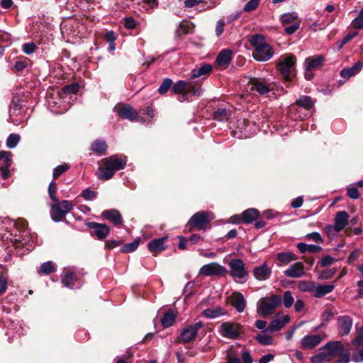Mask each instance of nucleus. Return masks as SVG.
<instances>
[{
	"label": "nucleus",
	"mask_w": 363,
	"mask_h": 363,
	"mask_svg": "<svg viewBox=\"0 0 363 363\" xmlns=\"http://www.w3.org/2000/svg\"><path fill=\"white\" fill-rule=\"evenodd\" d=\"M311 361L313 363H323L324 362H329L325 352H320V353L312 356Z\"/></svg>",
	"instance_id": "obj_60"
},
{
	"label": "nucleus",
	"mask_w": 363,
	"mask_h": 363,
	"mask_svg": "<svg viewBox=\"0 0 363 363\" xmlns=\"http://www.w3.org/2000/svg\"><path fill=\"white\" fill-rule=\"evenodd\" d=\"M232 111L229 108H218L213 113V119L219 122H226L231 117Z\"/></svg>",
	"instance_id": "obj_28"
},
{
	"label": "nucleus",
	"mask_w": 363,
	"mask_h": 363,
	"mask_svg": "<svg viewBox=\"0 0 363 363\" xmlns=\"http://www.w3.org/2000/svg\"><path fill=\"white\" fill-rule=\"evenodd\" d=\"M79 85L78 83L74 82L65 86L62 88V92L65 94H77L79 90Z\"/></svg>",
	"instance_id": "obj_48"
},
{
	"label": "nucleus",
	"mask_w": 363,
	"mask_h": 363,
	"mask_svg": "<svg viewBox=\"0 0 363 363\" xmlns=\"http://www.w3.org/2000/svg\"><path fill=\"white\" fill-rule=\"evenodd\" d=\"M325 57L322 55L307 57L305 61L306 66L308 69H318L323 65Z\"/></svg>",
	"instance_id": "obj_26"
},
{
	"label": "nucleus",
	"mask_w": 363,
	"mask_h": 363,
	"mask_svg": "<svg viewBox=\"0 0 363 363\" xmlns=\"http://www.w3.org/2000/svg\"><path fill=\"white\" fill-rule=\"evenodd\" d=\"M167 240V236H164L159 238H155L152 240L147 244L148 250L152 253L153 256H156L157 254L163 252L167 249L164 246V242Z\"/></svg>",
	"instance_id": "obj_14"
},
{
	"label": "nucleus",
	"mask_w": 363,
	"mask_h": 363,
	"mask_svg": "<svg viewBox=\"0 0 363 363\" xmlns=\"http://www.w3.org/2000/svg\"><path fill=\"white\" fill-rule=\"evenodd\" d=\"M12 152L5 150L0 151V167L9 168L12 164Z\"/></svg>",
	"instance_id": "obj_36"
},
{
	"label": "nucleus",
	"mask_w": 363,
	"mask_h": 363,
	"mask_svg": "<svg viewBox=\"0 0 363 363\" xmlns=\"http://www.w3.org/2000/svg\"><path fill=\"white\" fill-rule=\"evenodd\" d=\"M335 314V313L333 311L332 306L327 307L326 309L321 314V320L328 323L334 318Z\"/></svg>",
	"instance_id": "obj_50"
},
{
	"label": "nucleus",
	"mask_w": 363,
	"mask_h": 363,
	"mask_svg": "<svg viewBox=\"0 0 363 363\" xmlns=\"http://www.w3.org/2000/svg\"><path fill=\"white\" fill-rule=\"evenodd\" d=\"M172 86V80L169 78H165L158 89V93L164 95L167 93Z\"/></svg>",
	"instance_id": "obj_46"
},
{
	"label": "nucleus",
	"mask_w": 363,
	"mask_h": 363,
	"mask_svg": "<svg viewBox=\"0 0 363 363\" xmlns=\"http://www.w3.org/2000/svg\"><path fill=\"white\" fill-rule=\"evenodd\" d=\"M187 88V82L179 80L175 84H172V92L174 94L185 91Z\"/></svg>",
	"instance_id": "obj_44"
},
{
	"label": "nucleus",
	"mask_w": 363,
	"mask_h": 363,
	"mask_svg": "<svg viewBox=\"0 0 363 363\" xmlns=\"http://www.w3.org/2000/svg\"><path fill=\"white\" fill-rule=\"evenodd\" d=\"M255 340L262 345H271L272 344V337L267 335L258 334Z\"/></svg>",
	"instance_id": "obj_51"
},
{
	"label": "nucleus",
	"mask_w": 363,
	"mask_h": 363,
	"mask_svg": "<svg viewBox=\"0 0 363 363\" xmlns=\"http://www.w3.org/2000/svg\"><path fill=\"white\" fill-rule=\"evenodd\" d=\"M283 328V323H281V320L275 319L273 320L266 328V331L269 333H274L279 331Z\"/></svg>",
	"instance_id": "obj_49"
},
{
	"label": "nucleus",
	"mask_w": 363,
	"mask_h": 363,
	"mask_svg": "<svg viewBox=\"0 0 363 363\" xmlns=\"http://www.w3.org/2000/svg\"><path fill=\"white\" fill-rule=\"evenodd\" d=\"M141 242L140 238H137L133 242L131 243L125 244L124 245L121 249V251L123 253H129L133 252L138 247L140 243Z\"/></svg>",
	"instance_id": "obj_42"
},
{
	"label": "nucleus",
	"mask_w": 363,
	"mask_h": 363,
	"mask_svg": "<svg viewBox=\"0 0 363 363\" xmlns=\"http://www.w3.org/2000/svg\"><path fill=\"white\" fill-rule=\"evenodd\" d=\"M20 139L21 137L18 134H10L6 140V146L9 148H14L19 143Z\"/></svg>",
	"instance_id": "obj_47"
},
{
	"label": "nucleus",
	"mask_w": 363,
	"mask_h": 363,
	"mask_svg": "<svg viewBox=\"0 0 363 363\" xmlns=\"http://www.w3.org/2000/svg\"><path fill=\"white\" fill-rule=\"evenodd\" d=\"M176 318L177 313L174 312L173 309L169 308L164 313L161 318V324L163 328H169L174 323Z\"/></svg>",
	"instance_id": "obj_30"
},
{
	"label": "nucleus",
	"mask_w": 363,
	"mask_h": 363,
	"mask_svg": "<svg viewBox=\"0 0 363 363\" xmlns=\"http://www.w3.org/2000/svg\"><path fill=\"white\" fill-rule=\"evenodd\" d=\"M212 70V65L205 63L202 65L199 69H194L191 71L190 79L192 80L202 76H208L211 73Z\"/></svg>",
	"instance_id": "obj_27"
},
{
	"label": "nucleus",
	"mask_w": 363,
	"mask_h": 363,
	"mask_svg": "<svg viewBox=\"0 0 363 363\" xmlns=\"http://www.w3.org/2000/svg\"><path fill=\"white\" fill-rule=\"evenodd\" d=\"M284 273L288 277L299 278L304 274V266L302 262H296L286 269Z\"/></svg>",
	"instance_id": "obj_20"
},
{
	"label": "nucleus",
	"mask_w": 363,
	"mask_h": 363,
	"mask_svg": "<svg viewBox=\"0 0 363 363\" xmlns=\"http://www.w3.org/2000/svg\"><path fill=\"white\" fill-rule=\"evenodd\" d=\"M227 273L225 267L220 265L216 262H212L208 264L203 265L200 269V274L208 277V276H224Z\"/></svg>",
	"instance_id": "obj_12"
},
{
	"label": "nucleus",
	"mask_w": 363,
	"mask_h": 363,
	"mask_svg": "<svg viewBox=\"0 0 363 363\" xmlns=\"http://www.w3.org/2000/svg\"><path fill=\"white\" fill-rule=\"evenodd\" d=\"M259 0H250L244 6L243 11L245 12H251L255 11L259 5Z\"/></svg>",
	"instance_id": "obj_62"
},
{
	"label": "nucleus",
	"mask_w": 363,
	"mask_h": 363,
	"mask_svg": "<svg viewBox=\"0 0 363 363\" xmlns=\"http://www.w3.org/2000/svg\"><path fill=\"white\" fill-rule=\"evenodd\" d=\"M362 67L363 63L361 61H358L352 67L342 69L340 72V75L342 78L348 79L358 74L362 70Z\"/></svg>",
	"instance_id": "obj_23"
},
{
	"label": "nucleus",
	"mask_w": 363,
	"mask_h": 363,
	"mask_svg": "<svg viewBox=\"0 0 363 363\" xmlns=\"http://www.w3.org/2000/svg\"><path fill=\"white\" fill-rule=\"evenodd\" d=\"M315 283L310 281H301L298 285V289L302 292H313L315 289Z\"/></svg>",
	"instance_id": "obj_43"
},
{
	"label": "nucleus",
	"mask_w": 363,
	"mask_h": 363,
	"mask_svg": "<svg viewBox=\"0 0 363 363\" xmlns=\"http://www.w3.org/2000/svg\"><path fill=\"white\" fill-rule=\"evenodd\" d=\"M296 57L292 54H286L281 56L277 61V69L286 83L293 81L295 76V66Z\"/></svg>",
	"instance_id": "obj_3"
},
{
	"label": "nucleus",
	"mask_w": 363,
	"mask_h": 363,
	"mask_svg": "<svg viewBox=\"0 0 363 363\" xmlns=\"http://www.w3.org/2000/svg\"><path fill=\"white\" fill-rule=\"evenodd\" d=\"M242 325L235 322H223L220 328V335L226 338L237 340L239 338Z\"/></svg>",
	"instance_id": "obj_7"
},
{
	"label": "nucleus",
	"mask_w": 363,
	"mask_h": 363,
	"mask_svg": "<svg viewBox=\"0 0 363 363\" xmlns=\"http://www.w3.org/2000/svg\"><path fill=\"white\" fill-rule=\"evenodd\" d=\"M194 28V26L191 22L182 21L180 23L179 29L176 32L177 35L180 37L182 35H186L189 33H191Z\"/></svg>",
	"instance_id": "obj_41"
},
{
	"label": "nucleus",
	"mask_w": 363,
	"mask_h": 363,
	"mask_svg": "<svg viewBox=\"0 0 363 363\" xmlns=\"http://www.w3.org/2000/svg\"><path fill=\"white\" fill-rule=\"evenodd\" d=\"M296 247L301 253H306V252L311 253H317L320 252L323 248L320 246L315 245H308L304 242H299L296 245Z\"/></svg>",
	"instance_id": "obj_34"
},
{
	"label": "nucleus",
	"mask_w": 363,
	"mask_h": 363,
	"mask_svg": "<svg viewBox=\"0 0 363 363\" xmlns=\"http://www.w3.org/2000/svg\"><path fill=\"white\" fill-rule=\"evenodd\" d=\"M295 104L303 107L306 110L311 109L313 106L314 103L312 101V99L309 96H301L295 102Z\"/></svg>",
	"instance_id": "obj_39"
},
{
	"label": "nucleus",
	"mask_w": 363,
	"mask_h": 363,
	"mask_svg": "<svg viewBox=\"0 0 363 363\" xmlns=\"http://www.w3.org/2000/svg\"><path fill=\"white\" fill-rule=\"evenodd\" d=\"M281 303V297L279 295H272L268 298V301L262 299L259 306L262 316L266 317L272 314L275 308Z\"/></svg>",
	"instance_id": "obj_9"
},
{
	"label": "nucleus",
	"mask_w": 363,
	"mask_h": 363,
	"mask_svg": "<svg viewBox=\"0 0 363 363\" xmlns=\"http://www.w3.org/2000/svg\"><path fill=\"white\" fill-rule=\"evenodd\" d=\"M349 214L345 211H338L335 217L334 225L337 230H342L348 225Z\"/></svg>",
	"instance_id": "obj_24"
},
{
	"label": "nucleus",
	"mask_w": 363,
	"mask_h": 363,
	"mask_svg": "<svg viewBox=\"0 0 363 363\" xmlns=\"http://www.w3.org/2000/svg\"><path fill=\"white\" fill-rule=\"evenodd\" d=\"M101 216L104 219L112 222L116 226L121 225L123 221L121 213L116 209L104 211Z\"/></svg>",
	"instance_id": "obj_17"
},
{
	"label": "nucleus",
	"mask_w": 363,
	"mask_h": 363,
	"mask_svg": "<svg viewBox=\"0 0 363 363\" xmlns=\"http://www.w3.org/2000/svg\"><path fill=\"white\" fill-rule=\"evenodd\" d=\"M226 313L227 311L220 306H217L216 308H208L202 312V315L207 318H215Z\"/></svg>",
	"instance_id": "obj_33"
},
{
	"label": "nucleus",
	"mask_w": 363,
	"mask_h": 363,
	"mask_svg": "<svg viewBox=\"0 0 363 363\" xmlns=\"http://www.w3.org/2000/svg\"><path fill=\"white\" fill-rule=\"evenodd\" d=\"M277 259L282 264H288L291 261L298 259V257L291 252H282L277 255Z\"/></svg>",
	"instance_id": "obj_37"
},
{
	"label": "nucleus",
	"mask_w": 363,
	"mask_h": 363,
	"mask_svg": "<svg viewBox=\"0 0 363 363\" xmlns=\"http://www.w3.org/2000/svg\"><path fill=\"white\" fill-rule=\"evenodd\" d=\"M352 25L355 29H363V10H361L358 16L352 21Z\"/></svg>",
	"instance_id": "obj_58"
},
{
	"label": "nucleus",
	"mask_w": 363,
	"mask_h": 363,
	"mask_svg": "<svg viewBox=\"0 0 363 363\" xmlns=\"http://www.w3.org/2000/svg\"><path fill=\"white\" fill-rule=\"evenodd\" d=\"M353 325L352 318L347 315L338 316L337 318V327L339 335L342 337L348 335Z\"/></svg>",
	"instance_id": "obj_13"
},
{
	"label": "nucleus",
	"mask_w": 363,
	"mask_h": 363,
	"mask_svg": "<svg viewBox=\"0 0 363 363\" xmlns=\"http://www.w3.org/2000/svg\"><path fill=\"white\" fill-rule=\"evenodd\" d=\"M260 217L259 211L256 208H248L242 213V223L248 225Z\"/></svg>",
	"instance_id": "obj_25"
},
{
	"label": "nucleus",
	"mask_w": 363,
	"mask_h": 363,
	"mask_svg": "<svg viewBox=\"0 0 363 363\" xmlns=\"http://www.w3.org/2000/svg\"><path fill=\"white\" fill-rule=\"evenodd\" d=\"M108 145L105 140L97 139L91 143V150L99 155H104L106 154Z\"/></svg>",
	"instance_id": "obj_29"
},
{
	"label": "nucleus",
	"mask_w": 363,
	"mask_h": 363,
	"mask_svg": "<svg viewBox=\"0 0 363 363\" xmlns=\"http://www.w3.org/2000/svg\"><path fill=\"white\" fill-rule=\"evenodd\" d=\"M272 274V269L267 265L266 262L253 269V275L258 281L268 279Z\"/></svg>",
	"instance_id": "obj_18"
},
{
	"label": "nucleus",
	"mask_w": 363,
	"mask_h": 363,
	"mask_svg": "<svg viewBox=\"0 0 363 363\" xmlns=\"http://www.w3.org/2000/svg\"><path fill=\"white\" fill-rule=\"evenodd\" d=\"M69 169V165L67 163L58 165L53 169V180L57 179L60 175L66 172Z\"/></svg>",
	"instance_id": "obj_45"
},
{
	"label": "nucleus",
	"mask_w": 363,
	"mask_h": 363,
	"mask_svg": "<svg viewBox=\"0 0 363 363\" xmlns=\"http://www.w3.org/2000/svg\"><path fill=\"white\" fill-rule=\"evenodd\" d=\"M336 272H337L336 269H330L323 270L320 273V274L318 276V279H320L321 280L329 279L335 275Z\"/></svg>",
	"instance_id": "obj_59"
},
{
	"label": "nucleus",
	"mask_w": 363,
	"mask_h": 363,
	"mask_svg": "<svg viewBox=\"0 0 363 363\" xmlns=\"http://www.w3.org/2000/svg\"><path fill=\"white\" fill-rule=\"evenodd\" d=\"M320 350H326L325 353L328 361L335 357H338L336 363H349L350 361V351L348 348H345L340 341H330Z\"/></svg>",
	"instance_id": "obj_2"
},
{
	"label": "nucleus",
	"mask_w": 363,
	"mask_h": 363,
	"mask_svg": "<svg viewBox=\"0 0 363 363\" xmlns=\"http://www.w3.org/2000/svg\"><path fill=\"white\" fill-rule=\"evenodd\" d=\"M57 269V267L55 263L52 261L43 262L40 269L38 270V273L40 275H49L52 272H55Z\"/></svg>",
	"instance_id": "obj_35"
},
{
	"label": "nucleus",
	"mask_w": 363,
	"mask_h": 363,
	"mask_svg": "<svg viewBox=\"0 0 363 363\" xmlns=\"http://www.w3.org/2000/svg\"><path fill=\"white\" fill-rule=\"evenodd\" d=\"M351 359V357H350ZM352 360L356 363L363 362V350H357L352 352Z\"/></svg>",
	"instance_id": "obj_64"
},
{
	"label": "nucleus",
	"mask_w": 363,
	"mask_h": 363,
	"mask_svg": "<svg viewBox=\"0 0 363 363\" xmlns=\"http://www.w3.org/2000/svg\"><path fill=\"white\" fill-rule=\"evenodd\" d=\"M97 195V192L90 190L89 188L84 189L81 193L82 197L85 200H94L96 199Z\"/></svg>",
	"instance_id": "obj_56"
},
{
	"label": "nucleus",
	"mask_w": 363,
	"mask_h": 363,
	"mask_svg": "<svg viewBox=\"0 0 363 363\" xmlns=\"http://www.w3.org/2000/svg\"><path fill=\"white\" fill-rule=\"evenodd\" d=\"M11 109H13L14 111H19L22 108L21 105V99L18 96H13L11 100V102L9 105Z\"/></svg>",
	"instance_id": "obj_61"
},
{
	"label": "nucleus",
	"mask_w": 363,
	"mask_h": 363,
	"mask_svg": "<svg viewBox=\"0 0 363 363\" xmlns=\"http://www.w3.org/2000/svg\"><path fill=\"white\" fill-rule=\"evenodd\" d=\"M283 301L286 308H289L293 305L294 299L290 291L284 293Z\"/></svg>",
	"instance_id": "obj_54"
},
{
	"label": "nucleus",
	"mask_w": 363,
	"mask_h": 363,
	"mask_svg": "<svg viewBox=\"0 0 363 363\" xmlns=\"http://www.w3.org/2000/svg\"><path fill=\"white\" fill-rule=\"evenodd\" d=\"M231 304L237 311L242 313L246 307V301L240 292L235 291L231 295Z\"/></svg>",
	"instance_id": "obj_22"
},
{
	"label": "nucleus",
	"mask_w": 363,
	"mask_h": 363,
	"mask_svg": "<svg viewBox=\"0 0 363 363\" xmlns=\"http://www.w3.org/2000/svg\"><path fill=\"white\" fill-rule=\"evenodd\" d=\"M103 167L98 169L97 178L101 181L111 179L116 172L123 169L127 164V157L119 158L118 155H114L101 160Z\"/></svg>",
	"instance_id": "obj_1"
},
{
	"label": "nucleus",
	"mask_w": 363,
	"mask_h": 363,
	"mask_svg": "<svg viewBox=\"0 0 363 363\" xmlns=\"http://www.w3.org/2000/svg\"><path fill=\"white\" fill-rule=\"evenodd\" d=\"M335 289L333 284H322L317 286H315L313 296L315 298H321L326 294L332 292Z\"/></svg>",
	"instance_id": "obj_32"
},
{
	"label": "nucleus",
	"mask_w": 363,
	"mask_h": 363,
	"mask_svg": "<svg viewBox=\"0 0 363 363\" xmlns=\"http://www.w3.org/2000/svg\"><path fill=\"white\" fill-rule=\"evenodd\" d=\"M74 207L72 201L62 200L61 201H54L51 205L50 217L55 222L63 220L66 214L70 212Z\"/></svg>",
	"instance_id": "obj_5"
},
{
	"label": "nucleus",
	"mask_w": 363,
	"mask_h": 363,
	"mask_svg": "<svg viewBox=\"0 0 363 363\" xmlns=\"http://www.w3.org/2000/svg\"><path fill=\"white\" fill-rule=\"evenodd\" d=\"M75 281H77V276L72 272H67L62 278V284L69 289H74Z\"/></svg>",
	"instance_id": "obj_40"
},
{
	"label": "nucleus",
	"mask_w": 363,
	"mask_h": 363,
	"mask_svg": "<svg viewBox=\"0 0 363 363\" xmlns=\"http://www.w3.org/2000/svg\"><path fill=\"white\" fill-rule=\"evenodd\" d=\"M230 275L239 279H242L248 276L247 272L245 268V263L240 259H235L230 262Z\"/></svg>",
	"instance_id": "obj_11"
},
{
	"label": "nucleus",
	"mask_w": 363,
	"mask_h": 363,
	"mask_svg": "<svg viewBox=\"0 0 363 363\" xmlns=\"http://www.w3.org/2000/svg\"><path fill=\"white\" fill-rule=\"evenodd\" d=\"M249 84L251 86V91H255L261 95L267 94L271 91L266 82L258 78H251Z\"/></svg>",
	"instance_id": "obj_16"
},
{
	"label": "nucleus",
	"mask_w": 363,
	"mask_h": 363,
	"mask_svg": "<svg viewBox=\"0 0 363 363\" xmlns=\"http://www.w3.org/2000/svg\"><path fill=\"white\" fill-rule=\"evenodd\" d=\"M185 91L190 96H201L202 95L201 83L198 82H187V88Z\"/></svg>",
	"instance_id": "obj_31"
},
{
	"label": "nucleus",
	"mask_w": 363,
	"mask_h": 363,
	"mask_svg": "<svg viewBox=\"0 0 363 363\" xmlns=\"http://www.w3.org/2000/svg\"><path fill=\"white\" fill-rule=\"evenodd\" d=\"M352 344L355 347H359L363 345V326H362L357 330V335L356 337L352 341Z\"/></svg>",
	"instance_id": "obj_55"
},
{
	"label": "nucleus",
	"mask_w": 363,
	"mask_h": 363,
	"mask_svg": "<svg viewBox=\"0 0 363 363\" xmlns=\"http://www.w3.org/2000/svg\"><path fill=\"white\" fill-rule=\"evenodd\" d=\"M57 186L55 181H52L48 186V194L52 201H57L59 199L56 197Z\"/></svg>",
	"instance_id": "obj_52"
},
{
	"label": "nucleus",
	"mask_w": 363,
	"mask_h": 363,
	"mask_svg": "<svg viewBox=\"0 0 363 363\" xmlns=\"http://www.w3.org/2000/svg\"><path fill=\"white\" fill-rule=\"evenodd\" d=\"M37 49V46L34 43H24L22 45V50L24 53L30 55L33 53Z\"/></svg>",
	"instance_id": "obj_63"
},
{
	"label": "nucleus",
	"mask_w": 363,
	"mask_h": 363,
	"mask_svg": "<svg viewBox=\"0 0 363 363\" xmlns=\"http://www.w3.org/2000/svg\"><path fill=\"white\" fill-rule=\"evenodd\" d=\"M113 111L121 118L128 119L130 121H135L138 117L137 111L128 104L118 103L115 106Z\"/></svg>",
	"instance_id": "obj_10"
},
{
	"label": "nucleus",
	"mask_w": 363,
	"mask_h": 363,
	"mask_svg": "<svg viewBox=\"0 0 363 363\" xmlns=\"http://www.w3.org/2000/svg\"><path fill=\"white\" fill-rule=\"evenodd\" d=\"M298 16L295 13H284L281 16V21L283 25H286L295 22Z\"/></svg>",
	"instance_id": "obj_57"
},
{
	"label": "nucleus",
	"mask_w": 363,
	"mask_h": 363,
	"mask_svg": "<svg viewBox=\"0 0 363 363\" xmlns=\"http://www.w3.org/2000/svg\"><path fill=\"white\" fill-rule=\"evenodd\" d=\"M233 58V52L229 49L222 50L216 58V63L219 67H227Z\"/></svg>",
	"instance_id": "obj_19"
},
{
	"label": "nucleus",
	"mask_w": 363,
	"mask_h": 363,
	"mask_svg": "<svg viewBox=\"0 0 363 363\" xmlns=\"http://www.w3.org/2000/svg\"><path fill=\"white\" fill-rule=\"evenodd\" d=\"M322 340L320 335H308L302 339L301 345L303 349H313L318 345Z\"/></svg>",
	"instance_id": "obj_21"
},
{
	"label": "nucleus",
	"mask_w": 363,
	"mask_h": 363,
	"mask_svg": "<svg viewBox=\"0 0 363 363\" xmlns=\"http://www.w3.org/2000/svg\"><path fill=\"white\" fill-rule=\"evenodd\" d=\"M203 327L201 321L196 322L195 324L188 325L182 329L180 335L178 337V342L183 344L190 343L195 340L199 329Z\"/></svg>",
	"instance_id": "obj_6"
},
{
	"label": "nucleus",
	"mask_w": 363,
	"mask_h": 363,
	"mask_svg": "<svg viewBox=\"0 0 363 363\" xmlns=\"http://www.w3.org/2000/svg\"><path fill=\"white\" fill-rule=\"evenodd\" d=\"M28 66V62L24 60H18L15 62L13 66L12 67V70L15 72H21L26 69Z\"/></svg>",
	"instance_id": "obj_53"
},
{
	"label": "nucleus",
	"mask_w": 363,
	"mask_h": 363,
	"mask_svg": "<svg viewBox=\"0 0 363 363\" xmlns=\"http://www.w3.org/2000/svg\"><path fill=\"white\" fill-rule=\"evenodd\" d=\"M274 55V50L272 47L266 44L261 47L260 52L258 51V49L255 50L253 52V57L255 60L257 61L264 62L267 61L272 57Z\"/></svg>",
	"instance_id": "obj_15"
},
{
	"label": "nucleus",
	"mask_w": 363,
	"mask_h": 363,
	"mask_svg": "<svg viewBox=\"0 0 363 363\" xmlns=\"http://www.w3.org/2000/svg\"><path fill=\"white\" fill-rule=\"evenodd\" d=\"M250 43L251 45L255 48V50L258 49L259 52H260L262 46L267 44L265 41V37L262 34H255L252 35L250 40Z\"/></svg>",
	"instance_id": "obj_38"
},
{
	"label": "nucleus",
	"mask_w": 363,
	"mask_h": 363,
	"mask_svg": "<svg viewBox=\"0 0 363 363\" xmlns=\"http://www.w3.org/2000/svg\"><path fill=\"white\" fill-rule=\"evenodd\" d=\"M85 225L91 229L89 234L99 240H104L110 233V227L106 223H99L94 221L86 222Z\"/></svg>",
	"instance_id": "obj_8"
},
{
	"label": "nucleus",
	"mask_w": 363,
	"mask_h": 363,
	"mask_svg": "<svg viewBox=\"0 0 363 363\" xmlns=\"http://www.w3.org/2000/svg\"><path fill=\"white\" fill-rule=\"evenodd\" d=\"M207 211H199L195 213L189 220L186 225L185 232H193L195 230H203L210 225Z\"/></svg>",
	"instance_id": "obj_4"
}]
</instances>
